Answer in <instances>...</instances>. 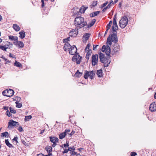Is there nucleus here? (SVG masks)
<instances>
[{
    "label": "nucleus",
    "mask_w": 156,
    "mask_h": 156,
    "mask_svg": "<svg viewBox=\"0 0 156 156\" xmlns=\"http://www.w3.org/2000/svg\"><path fill=\"white\" fill-rule=\"evenodd\" d=\"M63 48L64 51H69V54L72 55H74V52L72 51V50L75 48L76 50L74 51V53L75 54L73 56L72 60L74 62H76L77 64H79L80 63L82 57L80 56L79 53H77V49L75 45H73L71 46L69 43L66 42L64 44Z\"/></svg>",
    "instance_id": "1"
},
{
    "label": "nucleus",
    "mask_w": 156,
    "mask_h": 156,
    "mask_svg": "<svg viewBox=\"0 0 156 156\" xmlns=\"http://www.w3.org/2000/svg\"><path fill=\"white\" fill-rule=\"evenodd\" d=\"M112 30V31L114 32L113 34H110L107 39V44H109L111 45L112 44V42H114V43H116L118 41V37L117 36V33L116 30H118V25L117 27L115 26H112L110 31Z\"/></svg>",
    "instance_id": "2"
},
{
    "label": "nucleus",
    "mask_w": 156,
    "mask_h": 156,
    "mask_svg": "<svg viewBox=\"0 0 156 156\" xmlns=\"http://www.w3.org/2000/svg\"><path fill=\"white\" fill-rule=\"evenodd\" d=\"M128 21L127 17L126 16H124L119 22V26L122 29L124 28L127 25Z\"/></svg>",
    "instance_id": "3"
},
{
    "label": "nucleus",
    "mask_w": 156,
    "mask_h": 156,
    "mask_svg": "<svg viewBox=\"0 0 156 156\" xmlns=\"http://www.w3.org/2000/svg\"><path fill=\"white\" fill-rule=\"evenodd\" d=\"M83 19V17L79 16L76 17L74 20V25L75 26H78L81 20Z\"/></svg>",
    "instance_id": "4"
},
{
    "label": "nucleus",
    "mask_w": 156,
    "mask_h": 156,
    "mask_svg": "<svg viewBox=\"0 0 156 156\" xmlns=\"http://www.w3.org/2000/svg\"><path fill=\"white\" fill-rule=\"evenodd\" d=\"M87 23L86 21L84 20V18L82 20H81L80 22V23L78 26H77V29H80L83 27L84 26H87Z\"/></svg>",
    "instance_id": "5"
},
{
    "label": "nucleus",
    "mask_w": 156,
    "mask_h": 156,
    "mask_svg": "<svg viewBox=\"0 0 156 156\" xmlns=\"http://www.w3.org/2000/svg\"><path fill=\"white\" fill-rule=\"evenodd\" d=\"M149 109L151 112L155 111H156V102H153L149 106Z\"/></svg>",
    "instance_id": "6"
},
{
    "label": "nucleus",
    "mask_w": 156,
    "mask_h": 156,
    "mask_svg": "<svg viewBox=\"0 0 156 156\" xmlns=\"http://www.w3.org/2000/svg\"><path fill=\"white\" fill-rule=\"evenodd\" d=\"M13 43L16 46H18L20 48H23L24 46L23 43L20 41H18V42H13Z\"/></svg>",
    "instance_id": "7"
},
{
    "label": "nucleus",
    "mask_w": 156,
    "mask_h": 156,
    "mask_svg": "<svg viewBox=\"0 0 156 156\" xmlns=\"http://www.w3.org/2000/svg\"><path fill=\"white\" fill-rule=\"evenodd\" d=\"M7 97H10L12 96L14 93V90L11 89H7Z\"/></svg>",
    "instance_id": "8"
},
{
    "label": "nucleus",
    "mask_w": 156,
    "mask_h": 156,
    "mask_svg": "<svg viewBox=\"0 0 156 156\" xmlns=\"http://www.w3.org/2000/svg\"><path fill=\"white\" fill-rule=\"evenodd\" d=\"M90 34L89 33H85L83 36V42H86L89 39Z\"/></svg>",
    "instance_id": "9"
},
{
    "label": "nucleus",
    "mask_w": 156,
    "mask_h": 156,
    "mask_svg": "<svg viewBox=\"0 0 156 156\" xmlns=\"http://www.w3.org/2000/svg\"><path fill=\"white\" fill-rule=\"evenodd\" d=\"M98 55L97 54L93 55L92 56V62H95L98 63Z\"/></svg>",
    "instance_id": "10"
},
{
    "label": "nucleus",
    "mask_w": 156,
    "mask_h": 156,
    "mask_svg": "<svg viewBox=\"0 0 156 156\" xmlns=\"http://www.w3.org/2000/svg\"><path fill=\"white\" fill-rule=\"evenodd\" d=\"M72 150L73 151L75 150V147L74 146H73L72 147H68L67 149H64V151H62V153L63 154H64L65 153H67L69 151H71V150Z\"/></svg>",
    "instance_id": "11"
},
{
    "label": "nucleus",
    "mask_w": 156,
    "mask_h": 156,
    "mask_svg": "<svg viewBox=\"0 0 156 156\" xmlns=\"http://www.w3.org/2000/svg\"><path fill=\"white\" fill-rule=\"evenodd\" d=\"M77 27V26H76L75 29L72 30L69 33V35L72 36L73 35V33L75 34L76 33H77V34H78V30L79 29L77 30L76 29Z\"/></svg>",
    "instance_id": "12"
},
{
    "label": "nucleus",
    "mask_w": 156,
    "mask_h": 156,
    "mask_svg": "<svg viewBox=\"0 0 156 156\" xmlns=\"http://www.w3.org/2000/svg\"><path fill=\"white\" fill-rule=\"evenodd\" d=\"M8 37L9 40L12 41H14V42H18V37L17 36L9 35Z\"/></svg>",
    "instance_id": "13"
},
{
    "label": "nucleus",
    "mask_w": 156,
    "mask_h": 156,
    "mask_svg": "<svg viewBox=\"0 0 156 156\" xmlns=\"http://www.w3.org/2000/svg\"><path fill=\"white\" fill-rule=\"evenodd\" d=\"M96 21V19H93L91 22L89 23L87 25V28L88 29L90 27L92 26L94 24Z\"/></svg>",
    "instance_id": "14"
},
{
    "label": "nucleus",
    "mask_w": 156,
    "mask_h": 156,
    "mask_svg": "<svg viewBox=\"0 0 156 156\" xmlns=\"http://www.w3.org/2000/svg\"><path fill=\"white\" fill-rule=\"evenodd\" d=\"M117 42L116 43L115 45H114V48L113 50L115 52H118L120 50V47L119 45H118L117 44Z\"/></svg>",
    "instance_id": "15"
},
{
    "label": "nucleus",
    "mask_w": 156,
    "mask_h": 156,
    "mask_svg": "<svg viewBox=\"0 0 156 156\" xmlns=\"http://www.w3.org/2000/svg\"><path fill=\"white\" fill-rule=\"evenodd\" d=\"M18 122L14 121L12 119H11L9 120V122H8V128H9L10 126H13L14 123H17Z\"/></svg>",
    "instance_id": "16"
},
{
    "label": "nucleus",
    "mask_w": 156,
    "mask_h": 156,
    "mask_svg": "<svg viewBox=\"0 0 156 156\" xmlns=\"http://www.w3.org/2000/svg\"><path fill=\"white\" fill-rule=\"evenodd\" d=\"M101 12L100 11H97L91 13L90 15V16L91 17H93L95 16H97Z\"/></svg>",
    "instance_id": "17"
},
{
    "label": "nucleus",
    "mask_w": 156,
    "mask_h": 156,
    "mask_svg": "<svg viewBox=\"0 0 156 156\" xmlns=\"http://www.w3.org/2000/svg\"><path fill=\"white\" fill-rule=\"evenodd\" d=\"M20 34L19 37L23 39L25 37V32L23 30H22L19 33Z\"/></svg>",
    "instance_id": "18"
},
{
    "label": "nucleus",
    "mask_w": 156,
    "mask_h": 156,
    "mask_svg": "<svg viewBox=\"0 0 156 156\" xmlns=\"http://www.w3.org/2000/svg\"><path fill=\"white\" fill-rule=\"evenodd\" d=\"M83 75V73L80 72L79 70H78L74 74L75 76L77 77H80Z\"/></svg>",
    "instance_id": "19"
},
{
    "label": "nucleus",
    "mask_w": 156,
    "mask_h": 156,
    "mask_svg": "<svg viewBox=\"0 0 156 156\" xmlns=\"http://www.w3.org/2000/svg\"><path fill=\"white\" fill-rule=\"evenodd\" d=\"M102 69H100V70H98L96 73L98 77H101L102 76Z\"/></svg>",
    "instance_id": "20"
},
{
    "label": "nucleus",
    "mask_w": 156,
    "mask_h": 156,
    "mask_svg": "<svg viewBox=\"0 0 156 156\" xmlns=\"http://www.w3.org/2000/svg\"><path fill=\"white\" fill-rule=\"evenodd\" d=\"M1 137L5 136L6 138H8L9 137V134L8 133L7 131H5L4 132L2 133L1 134Z\"/></svg>",
    "instance_id": "21"
},
{
    "label": "nucleus",
    "mask_w": 156,
    "mask_h": 156,
    "mask_svg": "<svg viewBox=\"0 0 156 156\" xmlns=\"http://www.w3.org/2000/svg\"><path fill=\"white\" fill-rule=\"evenodd\" d=\"M12 27L16 31H18L20 30V27L16 24H13Z\"/></svg>",
    "instance_id": "22"
},
{
    "label": "nucleus",
    "mask_w": 156,
    "mask_h": 156,
    "mask_svg": "<svg viewBox=\"0 0 156 156\" xmlns=\"http://www.w3.org/2000/svg\"><path fill=\"white\" fill-rule=\"evenodd\" d=\"M5 143L7 146L9 148H14V147L9 142L8 139L5 140Z\"/></svg>",
    "instance_id": "23"
},
{
    "label": "nucleus",
    "mask_w": 156,
    "mask_h": 156,
    "mask_svg": "<svg viewBox=\"0 0 156 156\" xmlns=\"http://www.w3.org/2000/svg\"><path fill=\"white\" fill-rule=\"evenodd\" d=\"M88 8V7H86L83 6L81 7V8L79 10V12L81 13H84L85 11Z\"/></svg>",
    "instance_id": "24"
},
{
    "label": "nucleus",
    "mask_w": 156,
    "mask_h": 156,
    "mask_svg": "<svg viewBox=\"0 0 156 156\" xmlns=\"http://www.w3.org/2000/svg\"><path fill=\"white\" fill-rule=\"evenodd\" d=\"M90 72L86 70H85V73L83 77L85 79H87L88 77L90 76Z\"/></svg>",
    "instance_id": "25"
},
{
    "label": "nucleus",
    "mask_w": 156,
    "mask_h": 156,
    "mask_svg": "<svg viewBox=\"0 0 156 156\" xmlns=\"http://www.w3.org/2000/svg\"><path fill=\"white\" fill-rule=\"evenodd\" d=\"M116 14H115L113 17V26H115L117 27V23L116 22Z\"/></svg>",
    "instance_id": "26"
},
{
    "label": "nucleus",
    "mask_w": 156,
    "mask_h": 156,
    "mask_svg": "<svg viewBox=\"0 0 156 156\" xmlns=\"http://www.w3.org/2000/svg\"><path fill=\"white\" fill-rule=\"evenodd\" d=\"M14 65L18 67H22V64L19 62H18L16 61H15V62L14 63Z\"/></svg>",
    "instance_id": "27"
},
{
    "label": "nucleus",
    "mask_w": 156,
    "mask_h": 156,
    "mask_svg": "<svg viewBox=\"0 0 156 156\" xmlns=\"http://www.w3.org/2000/svg\"><path fill=\"white\" fill-rule=\"evenodd\" d=\"M90 77L91 80H93L94 77V76L95 75V74L94 71L92 70L90 72Z\"/></svg>",
    "instance_id": "28"
},
{
    "label": "nucleus",
    "mask_w": 156,
    "mask_h": 156,
    "mask_svg": "<svg viewBox=\"0 0 156 156\" xmlns=\"http://www.w3.org/2000/svg\"><path fill=\"white\" fill-rule=\"evenodd\" d=\"M8 48H10V47H6L5 45L0 46V49L3 51H6V50Z\"/></svg>",
    "instance_id": "29"
},
{
    "label": "nucleus",
    "mask_w": 156,
    "mask_h": 156,
    "mask_svg": "<svg viewBox=\"0 0 156 156\" xmlns=\"http://www.w3.org/2000/svg\"><path fill=\"white\" fill-rule=\"evenodd\" d=\"M111 6V5L110 4H108L107 6L105 7L101 11L102 12H104L106 11V10L109 8H110Z\"/></svg>",
    "instance_id": "30"
},
{
    "label": "nucleus",
    "mask_w": 156,
    "mask_h": 156,
    "mask_svg": "<svg viewBox=\"0 0 156 156\" xmlns=\"http://www.w3.org/2000/svg\"><path fill=\"white\" fill-rule=\"evenodd\" d=\"M66 134L64 132L62 133L59 135V138L60 139H62L66 136Z\"/></svg>",
    "instance_id": "31"
},
{
    "label": "nucleus",
    "mask_w": 156,
    "mask_h": 156,
    "mask_svg": "<svg viewBox=\"0 0 156 156\" xmlns=\"http://www.w3.org/2000/svg\"><path fill=\"white\" fill-rule=\"evenodd\" d=\"M32 118V116L31 115L25 116L24 119V121L25 122L29 121Z\"/></svg>",
    "instance_id": "32"
},
{
    "label": "nucleus",
    "mask_w": 156,
    "mask_h": 156,
    "mask_svg": "<svg viewBox=\"0 0 156 156\" xmlns=\"http://www.w3.org/2000/svg\"><path fill=\"white\" fill-rule=\"evenodd\" d=\"M99 55L100 61H103L102 59L104 58H105V55L101 52H100L99 54Z\"/></svg>",
    "instance_id": "33"
},
{
    "label": "nucleus",
    "mask_w": 156,
    "mask_h": 156,
    "mask_svg": "<svg viewBox=\"0 0 156 156\" xmlns=\"http://www.w3.org/2000/svg\"><path fill=\"white\" fill-rule=\"evenodd\" d=\"M55 140H54V141L53 143V144L52 145V146L53 147H55L56 145H57L56 143V142H58L59 140V139L58 138H55Z\"/></svg>",
    "instance_id": "34"
},
{
    "label": "nucleus",
    "mask_w": 156,
    "mask_h": 156,
    "mask_svg": "<svg viewBox=\"0 0 156 156\" xmlns=\"http://www.w3.org/2000/svg\"><path fill=\"white\" fill-rule=\"evenodd\" d=\"M15 103L16 104V107L18 108H20L22 107V104L21 103H19L18 101H16Z\"/></svg>",
    "instance_id": "35"
},
{
    "label": "nucleus",
    "mask_w": 156,
    "mask_h": 156,
    "mask_svg": "<svg viewBox=\"0 0 156 156\" xmlns=\"http://www.w3.org/2000/svg\"><path fill=\"white\" fill-rule=\"evenodd\" d=\"M55 138H57L56 137H52V136H51L49 137L50 140L52 143H53L54 141V140H55Z\"/></svg>",
    "instance_id": "36"
},
{
    "label": "nucleus",
    "mask_w": 156,
    "mask_h": 156,
    "mask_svg": "<svg viewBox=\"0 0 156 156\" xmlns=\"http://www.w3.org/2000/svg\"><path fill=\"white\" fill-rule=\"evenodd\" d=\"M47 151L48 153V154L44 155V156H52V154L51 152V149L50 150V151H48L47 150Z\"/></svg>",
    "instance_id": "37"
},
{
    "label": "nucleus",
    "mask_w": 156,
    "mask_h": 156,
    "mask_svg": "<svg viewBox=\"0 0 156 156\" xmlns=\"http://www.w3.org/2000/svg\"><path fill=\"white\" fill-rule=\"evenodd\" d=\"M111 50L106 49L105 50V54L109 56L111 53Z\"/></svg>",
    "instance_id": "38"
},
{
    "label": "nucleus",
    "mask_w": 156,
    "mask_h": 156,
    "mask_svg": "<svg viewBox=\"0 0 156 156\" xmlns=\"http://www.w3.org/2000/svg\"><path fill=\"white\" fill-rule=\"evenodd\" d=\"M9 110L10 112L12 113L15 114L16 113V111L14 108H12L11 107H9Z\"/></svg>",
    "instance_id": "39"
},
{
    "label": "nucleus",
    "mask_w": 156,
    "mask_h": 156,
    "mask_svg": "<svg viewBox=\"0 0 156 156\" xmlns=\"http://www.w3.org/2000/svg\"><path fill=\"white\" fill-rule=\"evenodd\" d=\"M97 4V1H93L92 4V6L93 7H95Z\"/></svg>",
    "instance_id": "40"
},
{
    "label": "nucleus",
    "mask_w": 156,
    "mask_h": 156,
    "mask_svg": "<svg viewBox=\"0 0 156 156\" xmlns=\"http://www.w3.org/2000/svg\"><path fill=\"white\" fill-rule=\"evenodd\" d=\"M52 147L51 146H46L45 147V149L47 151V150L48 151H50L51 149V151H52Z\"/></svg>",
    "instance_id": "41"
},
{
    "label": "nucleus",
    "mask_w": 156,
    "mask_h": 156,
    "mask_svg": "<svg viewBox=\"0 0 156 156\" xmlns=\"http://www.w3.org/2000/svg\"><path fill=\"white\" fill-rule=\"evenodd\" d=\"M106 48L105 45H103L101 48V51L102 52H104L105 50H106Z\"/></svg>",
    "instance_id": "42"
},
{
    "label": "nucleus",
    "mask_w": 156,
    "mask_h": 156,
    "mask_svg": "<svg viewBox=\"0 0 156 156\" xmlns=\"http://www.w3.org/2000/svg\"><path fill=\"white\" fill-rule=\"evenodd\" d=\"M7 89L4 90L2 92V94L4 96H7Z\"/></svg>",
    "instance_id": "43"
},
{
    "label": "nucleus",
    "mask_w": 156,
    "mask_h": 156,
    "mask_svg": "<svg viewBox=\"0 0 156 156\" xmlns=\"http://www.w3.org/2000/svg\"><path fill=\"white\" fill-rule=\"evenodd\" d=\"M69 37L65 38L63 39V42L64 43H66V42H68V41L69 40Z\"/></svg>",
    "instance_id": "44"
},
{
    "label": "nucleus",
    "mask_w": 156,
    "mask_h": 156,
    "mask_svg": "<svg viewBox=\"0 0 156 156\" xmlns=\"http://www.w3.org/2000/svg\"><path fill=\"white\" fill-rule=\"evenodd\" d=\"M109 58L108 57H106L105 58V62L108 63L109 62V61H111L109 60Z\"/></svg>",
    "instance_id": "45"
},
{
    "label": "nucleus",
    "mask_w": 156,
    "mask_h": 156,
    "mask_svg": "<svg viewBox=\"0 0 156 156\" xmlns=\"http://www.w3.org/2000/svg\"><path fill=\"white\" fill-rule=\"evenodd\" d=\"M108 2L106 1L105 3H104V4H102L101 5V8H102L105 7V6L107 5L108 4Z\"/></svg>",
    "instance_id": "46"
},
{
    "label": "nucleus",
    "mask_w": 156,
    "mask_h": 156,
    "mask_svg": "<svg viewBox=\"0 0 156 156\" xmlns=\"http://www.w3.org/2000/svg\"><path fill=\"white\" fill-rule=\"evenodd\" d=\"M112 21L111 20L109 21L108 24L107 26H106V27H108V28H110V27H111V26L112 25Z\"/></svg>",
    "instance_id": "47"
},
{
    "label": "nucleus",
    "mask_w": 156,
    "mask_h": 156,
    "mask_svg": "<svg viewBox=\"0 0 156 156\" xmlns=\"http://www.w3.org/2000/svg\"><path fill=\"white\" fill-rule=\"evenodd\" d=\"M110 62L111 61H109V62H108V63H107L106 62L104 63L105 64L104 65V67H108L109 65V64H110Z\"/></svg>",
    "instance_id": "48"
},
{
    "label": "nucleus",
    "mask_w": 156,
    "mask_h": 156,
    "mask_svg": "<svg viewBox=\"0 0 156 156\" xmlns=\"http://www.w3.org/2000/svg\"><path fill=\"white\" fill-rule=\"evenodd\" d=\"M64 147L66 148L68 147L69 146V142L66 141V144H63Z\"/></svg>",
    "instance_id": "49"
},
{
    "label": "nucleus",
    "mask_w": 156,
    "mask_h": 156,
    "mask_svg": "<svg viewBox=\"0 0 156 156\" xmlns=\"http://www.w3.org/2000/svg\"><path fill=\"white\" fill-rule=\"evenodd\" d=\"M6 115L9 117H10L11 115V114L10 113L9 110H8L6 111Z\"/></svg>",
    "instance_id": "50"
},
{
    "label": "nucleus",
    "mask_w": 156,
    "mask_h": 156,
    "mask_svg": "<svg viewBox=\"0 0 156 156\" xmlns=\"http://www.w3.org/2000/svg\"><path fill=\"white\" fill-rule=\"evenodd\" d=\"M92 53V51L91 49H90L88 50L86 55L90 56Z\"/></svg>",
    "instance_id": "51"
},
{
    "label": "nucleus",
    "mask_w": 156,
    "mask_h": 156,
    "mask_svg": "<svg viewBox=\"0 0 156 156\" xmlns=\"http://www.w3.org/2000/svg\"><path fill=\"white\" fill-rule=\"evenodd\" d=\"M90 43H88L85 48V50H87V49L88 50L90 46Z\"/></svg>",
    "instance_id": "52"
},
{
    "label": "nucleus",
    "mask_w": 156,
    "mask_h": 156,
    "mask_svg": "<svg viewBox=\"0 0 156 156\" xmlns=\"http://www.w3.org/2000/svg\"><path fill=\"white\" fill-rule=\"evenodd\" d=\"M18 137L16 136H15L14 138L12 140L13 141H15L16 142V143H18V141L17 140H18Z\"/></svg>",
    "instance_id": "53"
},
{
    "label": "nucleus",
    "mask_w": 156,
    "mask_h": 156,
    "mask_svg": "<svg viewBox=\"0 0 156 156\" xmlns=\"http://www.w3.org/2000/svg\"><path fill=\"white\" fill-rule=\"evenodd\" d=\"M75 133V132L74 130H73L71 133L69 134L70 137H71L72 135H73Z\"/></svg>",
    "instance_id": "54"
},
{
    "label": "nucleus",
    "mask_w": 156,
    "mask_h": 156,
    "mask_svg": "<svg viewBox=\"0 0 156 156\" xmlns=\"http://www.w3.org/2000/svg\"><path fill=\"white\" fill-rule=\"evenodd\" d=\"M18 130L20 132H22L23 130V128L21 126H20L18 128Z\"/></svg>",
    "instance_id": "55"
},
{
    "label": "nucleus",
    "mask_w": 156,
    "mask_h": 156,
    "mask_svg": "<svg viewBox=\"0 0 156 156\" xmlns=\"http://www.w3.org/2000/svg\"><path fill=\"white\" fill-rule=\"evenodd\" d=\"M137 155V153L135 152H133L131 153V156H135Z\"/></svg>",
    "instance_id": "56"
},
{
    "label": "nucleus",
    "mask_w": 156,
    "mask_h": 156,
    "mask_svg": "<svg viewBox=\"0 0 156 156\" xmlns=\"http://www.w3.org/2000/svg\"><path fill=\"white\" fill-rule=\"evenodd\" d=\"M98 46V45H93V50L95 51L96 50V48Z\"/></svg>",
    "instance_id": "57"
},
{
    "label": "nucleus",
    "mask_w": 156,
    "mask_h": 156,
    "mask_svg": "<svg viewBox=\"0 0 156 156\" xmlns=\"http://www.w3.org/2000/svg\"><path fill=\"white\" fill-rule=\"evenodd\" d=\"M41 7H43L44 6V0H41Z\"/></svg>",
    "instance_id": "58"
},
{
    "label": "nucleus",
    "mask_w": 156,
    "mask_h": 156,
    "mask_svg": "<svg viewBox=\"0 0 156 156\" xmlns=\"http://www.w3.org/2000/svg\"><path fill=\"white\" fill-rule=\"evenodd\" d=\"M70 153H72V154H71V155H76V154H77V152L74 151H73L72 152L71 151Z\"/></svg>",
    "instance_id": "59"
},
{
    "label": "nucleus",
    "mask_w": 156,
    "mask_h": 156,
    "mask_svg": "<svg viewBox=\"0 0 156 156\" xmlns=\"http://www.w3.org/2000/svg\"><path fill=\"white\" fill-rule=\"evenodd\" d=\"M70 129H65V131L64 132V133L66 134V135H67V133L70 132Z\"/></svg>",
    "instance_id": "60"
},
{
    "label": "nucleus",
    "mask_w": 156,
    "mask_h": 156,
    "mask_svg": "<svg viewBox=\"0 0 156 156\" xmlns=\"http://www.w3.org/2000/svg\"><path fill=\"white\" fill-rule=\"evenodd\" d=\"M9 107L7 106H4L3 107V109L4 110H8Z\"/></svg>",
    "instance_id": "61"
},
{
    "label": "nucleus",
    "mask_w": 156,
    "mask_h": 156,
    "mask_svg": "<svg viewBox=\"0 0 156 156\" xmlns=\"http://www.w3.org/2000/svg\"><path fill=\"white\" fill-rule=\"evenodd\" d=\"M9 56L10 57H12V58H14L15 55L12 54L11 53H10L9 54Z\"/></svg>",
    "instance_id": "62"
},
{
    "label": "nucleus",
    "mask_w": 156,
    "mask_h": 156,
    "mask_svg": "<svg viewBox=\"0 0 156 156\" xmlns=\"http://www.w3.org/2000/svg\"><path fill=\"white\" fill-rule=\"evenodd\" d=\"M106 43H107V46L106 47V49L111 50L109 46L108 45V44H107V42H106Z\"/></svg>",
    "instance_id": "63"
},
{
    "label": "nucleus",
    "mask_w": 156,
    "mask_h": 156,
    "mask_svg": "<svg viewBox=\"0 0 156 156\" xmlns=\"http://www.w3.org/2000/svg\"><path fill=\"white\" fill-rule=\"evenodd\" d=\"M44 156V154H42V153L39 154H37V156Z\"/></svg>",
    "instance_id": "64"
}]
</instances>
